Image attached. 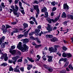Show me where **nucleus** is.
<instances>
[{"label":"nucleus","mask_w":73,"mask_h":73,"mask_svg":"<svg viewBox=\"0 0 73 73\" xmlns=\"http://www.w3.org/2000/svg\"><path fill=\"white\" fill-rule=\"evenodd\" d=\"M21 44H22L21 42H19V43L18 45L17 46V48L18 49L21 50V51L23 52H24L26 50V51L28 50L29 47L27 46L25 44H23V46L24 48L22 47Z\"/></svg>","instance_id":"1"},{"label":"nucleus","mask_w":73,"mask_h":73,"mask_svg":"<svg viewBox=\"0 0 73 73\" xmlns=\"http://www.w3.org/2000/svg\"><path fill=\"white\" fill-rule=\"evenodd\" d=\"M54 48H53V47H51V48H49L48 49L49 51H50V53H51L52 52H57V48L59 47V46L55 45L54 46Z\"/></svg>","instance_id":"2"},{"label":"nucleus","mask_w":73,"mask_h":73,"mask_svg":"<svg viewBox=\"0 0 73 73\" xmlns=\"http://www.w3.org/2000/svg\"><path fill=\"white\" fill-rule=\"evenodd\" d=\"M2 54L1 56V59H3L4 58L5 61H6L8 60V57H7V54L6 53L3 54L1 52V50H0V54Z\"/></svg>","instance_id":"3"},{"label":"nucleus","mask_w":73,"mask_h":73,"mask_svg":"<svg viewBox=\"0 0 73 73\" xmlns=\"http://www.w3.org/2000/svg\"><path fill=\"white\" fill-rule=\"evenodd\" d=\"M67 56L69 58H70V57H72V55L68 53L67 54L65 52L63 53L62 56L63 57H67Z\"/></svg>","instance_id":"4"},{"label":"nucleus","mask_w":73,"mask_h":73,"mask_svg":"<svg viewBox=\"0 0 73 73\" xmlns=\"http://www.w3.org/2000/svg\"><path fill=\"white\" fill-rule=\"evenodd\" d=\"M20 66L18 65H17L16 67L14 68V71L15 72H18V73H20Z\"/></svg>","instance_id":"5"},{"label":"nucleus","mask_w":73,"mask_h":73,"mask_svg":"<svg viewBox=\"0 0 73 73\" xmlns=\"http://www.w3.org/2000/svg\"><path fill=\"white\" fill-rule=\"evenodd\" d=\"M30 38L31 39H32V40H35V41H37L38 43H41V42L40 41V40H38V38H34L32 36H30Z\"/></svg>","instance_id":"6"},{"label":"nucleus","mask_w":73,"mask_h":73,"mask_svg":"<svg viewBox=\"0 0 73 73\" xmlns=\"http://www.w3.org/2000/svg\"><path fill=\"white\" fill-rule=\"evenodd\" d=\"M60 16H58L56 18H55L54 19H52V21L54 23H56L58 20L60 19Z\"/></svg>","instance_id":"7"},{"label":"nucleus","mask_w":73,"mask_h":73,"mask_svg":"<svg viewBox=\"0 0 73 73\" xmlns=\"http://www.w3.org/2000/svg\"><path fill=\"white\" fill-rule=\"evenodd\" d=\"M47 25L48 27L46 28L47 30L48 31H52V28L51 27L50 25L49 24H48Z\"/></svg>","instance_id":"8"},{"label":"nucleus","mask_w":73,"mask_h":73,"mask_svg":"<svg viewBox=\"0 0 73 73\" xmlns=\"http://www.w3.org/2000/svg\"><path fill=\"white\" fill-rule=\"evenodd\" d=\"M47 57L48 58V62H50L52 61V56H47Z\"/></svg>","instance_id":"9"},{"label":"nucleus","mask_w":73,"mask_h":73,"mask_svg":"<svg viewBox=\"0 0 73 73\" xmlns=\"http://www.w3.org/2000/svg\"><path fill=\"white\" fill-rule=\"evenodd\" d=\"M63 8L65 9H68L69 8V6L67 5V4H66V3L64 4Z\"/></svg>","instance_id":"10"},{"label":"nucleus","mask_w":73,"mask_h":73,"mask_svg":"<svg viewBox=\"0 0 73 73\" xmlns=\"http://www.w3.org/2000/svg\"><path fill=\"white\" fill-rule=\"evenodd\" d=\"M31 28L29 29L24 34V35L26 37H27L28 36L27 35L28 34V32H29V31H30V29H31Z\"/></svg>","instance_id":"11"},{"label":"nucleus","mask_w":73,"mask_h":73,"mask_svg":"<svg viewBox=\"0 0 73 73\" xmlns=\"http://www.w3.org/2000/svg\"><path fill=\"white\" fill-rule=\"evenodd\" d=\"M9 52L11 53L12 54H15L16 52V50H14L13 51L10 50Z\"/></svg>","instance_id":"12"},{"label":"nucleus","mask_w":73,"mask_h":73,"mask_svg":"<svg viewBox=\"0 0 73 73\" xmlns=\"http://www.w3.org/2000/svg\"><path fill=\"white\" fill-rule=\"evenodd\" d=\"M13 60V63L14 65H15V62L17 61V59L15 57H13L12 58Z\"/></svg>","instance_id":"13"},{"label":"nucleus","mask_w":73,"mask_h":73,"mask_svg":"<svg viewBox=\"0 0 73 73\" xmlns=\"http://www.w3.org/2000/svg\"><path fill=\"white\" fill-rule=\"evenodd\" d=\"M42 12H45L47 11V9L46 7H44L43 8L41 9Z\"/></svg>","instance_id":"14"},{"label":"nucleus","mask_w":73,"mask_h":73,"mask_svg":"<svg viewBox=\"0 0 73 73\" xmlns=\"http://www.w3.org/2000/svg\"><path fill=\"white\" fill-rule=\"evenodd\" d=\"M23 25L24 26L23 27L24 29H25V28H27V27H28V24L25 23H24L23 24Z\"/></svg>","instance_id":"15"},{"label":"nucleus","mask_w":73,"mask_h":73,"mask_svg":"<svg viewBox=\"0 0 73 73\" xmlns=\"http://www.w3.org/2000/svg\"><path fill=\"white\" fill-rule=\"evenodd\" d=\"M46 20L48 21L49 23H52V19H50V18H47Z\"/></svg>","instance_id":"16"},{"label":"nucleus","mask_w":73,"mask_h":73,"mask_svg":"<svg viewBox=\"0 0 73 73\" xmlns=\"http://www.w3.org/2000/svg\"><path fill=\"white\" fill-rule=\"evenodd\" d=\"M46 37L47 38H52L53 37V35H46Z\"/></svg>","instance_id":"17"},{"label":"nucleus","mask_w":73,"mask_h":73,"mask_svg":"<svg viewBox=\"0 0 73 73\" xmlns=\"http://www.w3.org/2000/svg\"><path fill=\"white\" fill-rule=\"evenodd\" d=\"M29 42V40H28V39L25 38L24 39L23 43L26 44L27 43V42Z\"/></svg>","instance_id":"18"},{"label":"nucleus","mask_w":73,"mask_h":73,"mask_svg":"<svg viewBox=\"0 0 73 73\" xmlns=\"http://www.w3.org/2000/svg\"><path fill=\"white\" fill-rule=\"evenodd\" d=\"M50 41H53V42L56 41L57 38H56L54 37L53 38L51 39Z\"/></svg>","instance_id":"19"},{"label":"nucleus","mask_w":73,"mask_h":73,"mask_svg":"<svg viewBox=\"0 0 73 73\" xmlns=\"http://www.w3.org/2000/svg\"><path fill=\"white\" fill-rule=\"evenodd\" d=\"M62 17L63 18H65L66 17V15L65 14V12H63L62 15Z\"/></svg>","instance_id":"20"},{"label":"nucleus","mask_w":73,"mask_h":73,"mask_svg":"<svg viewBox=\"0 0 73 73\" xmlns=\"http://www.w3.org/2000/svg\"><path fill=\"white\" fill-rule=\"evenodd\" d=\"M27 58L31 62H34L35 61V60H32V58H29V57H27Z\"/></svg>","instance_id":"21"},{"label":"nucleus","mask_w":73,"mask_h":73,"mask_svg":"<svg viewBox=\"0 0 73 73\" xmlns=\"http://www.w3.org/2000/svg\"><path fill=\"white\" fill-rule=\"evenodd\" d=\"M40 31V30L39 29H35V33H37V34H38V33H39Z\"/></svg>","instance_id":"22"},{"label":"nucleus","mask_w":73,"mask_h":73,"mask_svg":"<svg viewBox=\"0 0 73 73\" xmlns=\"http://www.w3.org/2000/svg\"><path fill=\"white\" fill-rule=\"evenodd\" d=\"M14 13L15 15H17V17H19V16L20 15L19 13H17L16 11H14Z\"/></svg>","instance_id":"23"},{"label":"nucleus","mask_w":73,"mask_h":73,"mask_svg":"<svg viewBox=\"0 0 73 73\" xmlns=\"http://www.w3.org/2000/svg\"><path fill=\"white\" fill-rule=\"evenodd\" d=\"M36 57L37 58H38L36 59V61H38V60H39L40 59V58H41V57L40 56V55H38Z\"/></svg>","instance_id":"24"},{"label":"nucleus","mask_w":73,"mask_h":73,"mask_svg":"<svg viewBox=\"0 0 73 73\" xmlns=\"http://www.w3.org/2000/svg\"><path fill=\"white\" fill-rule=\"evenodd\" d=\"M33 6L34 7V9H35V10H36V9H37L38 8V5H36L35 6L33 5Z\"/></svg>","instance_id":"25"},{"label":"nucleus","mask_w":73,"mask_h":73,"mask_svg":"<svg viewBox=\"0 0 73 73\" xmlns=\"http://www.w3.org/2000/svg\"><path fill=\"white\" fill-rule=\"evenodd\" d=\"M45 14V17H48V12H46L44 13Z\"/></svg>","instance_id":"26"},{"label":"nucleus","mask_w":73,"mask_h":73,"mask_svg":"<svg viewBox=\"0 0 73 73\" xmlns=\"http://www.w3.org/2000/svg\"><path fill=\"white\" fill-rule=\"evenodd\" d=\"M13 33H18V32H19V30L17 29H16L13 31Z\"/></svg>","instance_id":"27"},{"label":"nucleus","mask_w":73,"mask_h":73,"mask_svg":"<svg viewBox=\"0 0 73 73\" xmlns=\"http://www.w3.org/2000/svg\"><path fill=\"white\" fill-rule=\"evenodd\" d=\"M69 69H70L72 70H73V67L72 66V65L70 64L68 66Z\"/></svg>","instance_id":"28"},{"label":"nucleus","mask_w":73,"mask_h":73,"mask_svg":"<svg viewBox=\"0 0 73 73\" xmlns=\"http://www.w3.org/2000/svg\"><path fill=\"white\" fill-rule=\"evenodd\" d=\"M47 69L48 70L49 72H52V71H53V69L52 68L48 67Z\"/></svg>","instance_id":"29"},{"label":"nucleus","mask_w":73,"mask_h":73,"mask_svg":"<svg viewBox=\"0 0 73 73\" xmlns=\"http://www.w3.org/2000/svg\"><path fill=\"white\" fill-rule=\"evenodd\" d=\"M7 65V63H3L1 64V66H6Z\"/></svg>","instance_id":"30"},{"label":"nucleus","mask_w":73,"mask_h":73,"mask_svg":"<svg viewBox=\"0 0 73 73\" xmlns=\"http://www.w3.org/2000/svg\"><path fill=\"white\" fill-rule=\"evenodd\" d=\"M42 58H43L44 61H46V58L45 57V55H42Z\"/></svg>","instance_id":"31"},{"label":"nucleus","mask_w":73,"mask_h":73,"mask_svg":"<svg viewBox=\"0 0 73 73\" xmlns=\"http://www.w3.org/2000/svg\"><path fill=\"white\" fill-rule=\"evenodd\" d=\"M15 8L16 10H15V12H17L19 10V7L16 5H15Z\"/></svg>","instance_id":"32"},{"label":"nucleus","mask_w":73,"mask_h":73,"mask_svg":"<svg viewBox=\"0 0 73 73\" xmlns=\"http://www.w3.org/2000/svg\"><path fill=\"white\" fill-rule=\"evenodd\" d=\"M9 70V71H13V68L12 67V66H10Z\"/></svg>","instance_id":"33"},{"label":"nucleus","mask_w":73,"mask_h":73,"mask_svg":"<svg viewBox=\"0 0 73 73\" xmlns=\"http://www.w3.org/2000/svg\"><path fill=\"white\" fill-rule=\"evenodd\" d=\"M1 46L2 48H5V44H4V43H2Z\"/></svg>","instance_id":"34"},{"label":"nucleus","mask_w":73,"mask_h":73,"mask_svg":"<svg viewBox=\"0 0 73 73\" xmlns=\"http://www.w3.org/2000/svg\"><path fill=\"white\" fill-rule=\"evenodd\" d=\"M66 71L65 70H62L60 72V73H65Z\"/></svg>","instance_id":"35"},{"label":"nucleus","mask_w":73,"mask_h":73,"mask_svg":"<svg viewBox=\"0 0 73 73\" xmlns=\"http://www.w3.org/2000/svg\"><path fill=\"white\" fill-rule=\"evenodd\" d=\"M68 17L73 20V16L72 15H70L68 16Z\"/></svg>","instance_id":"36"},{"label":"nucleus","mask_w":73,"mask_h":73,"mask_svg":"<svg viewBox=\"0 0 73 73\" xmlns=\"http://www.w3.org/2000/svg\"><path fill=\"white\" fill-rule=\"evenodd\" d=\"M6 29H8V28H11V26L8 25H6Z\"/></svg>","instance_id":"37"},{"label":"nucleus","mask_w":73,"mask_h":73,"mask_svg":"<svg viewBox=\"0 0 73 73\" xmlns=\"http://www.w3.org/2000/svg\"><path fill=\"white\" fill-rule=\"evenodd\" d=\"M28 63V61L26 59H25L24 60V64H27Z\"/></svg>","instance_id":"38"},{"label":"nucleus","mask_w":73,"mask_h":73,"mask_svg":"<svg viewBox=\"0 0 73 73\" xmlns=\"http://www.w3.org/2000/svg\"><path fill=\"white\" fill-rule=\"evenodd\" d=\"M36 10V12L37 14H39V13H40V10H39V9H38V8Z\"/></svg>","instance_id":"39"},{"label":"nucleus","mask_w":73,"mask_h":73,"mask_svg":"<svg viewBox=\"0 0 73 73\" xmlns=\"http://www.w3.org/2000/svg\"><path fill=\"white\" fill-rule=\"evenodd\" d=\"M68 64H69V62H66L65 65L64 66V67H66V66H68Z\"/></svg>","instance_id":"40"},{"label":"nucleus","mask_w":73,"mask_h":73,"mask_svg":"<svg viewBox=\"0 0 73 73\" xmlns=\"http://www.w3.org/2000/svg\"><path fill=\"white\" fill-rule=\"evenodd\" d=\"M43 66L46 69H48L49 68L48 66L46 65V64H44Z\"/></svg>","instance_id":"41"},{"label":"nucleus","mask_w":73,"mask_h":73,"mask_svg":"<svg viewBox=\"0 0 73 73\" xmlns=\"http://www.w3.org/2000/svg\"><path fill=\"white\" fill-rule=\"evenodd\" d=\"M20 70L21 71V72H24V68H23V67H21V68H20Z\"/></svg>","instance_id":"42"},{"label":"nucleus","mask_w":73,"mask_h":73,"mask_svg":"<svg viewBox=\"0 0 73 73\" xmlns=\"http://www.w3.org/2000/svg\"><path fill=\"white\" fill-rule=\"evenodd\" d=\"M11 8H12V9H13V10H14V11L16 10L15 9V6L13 5H11Z\"/></svg>","instance_id":"43"},{"label":"nucleus","mask_w":73,"mask_h":73,"mask_svg":"<svg viewBox=\"0 0 73 73\" xmlns=\"http://www.w3.org/2000/svg\"><path fill=\"white\" fill-rule=\"evenodd\" d=\"M62 49L63 50H64L65 51H66V50H67V48L65 46H63Z\"/></svg>","instance_id":"44"},{"label":"nucleus","mask_w":73,"mask_h":73,"mask_svg":"<svg viewBox=\"0 0 73 73\" xmlns=\"http://www.w3.org/2000/svg\"><path fill=\"white\" fill-rule=\"evenodd\" d=\"M24 36V35H19L18 36V38H21V37H23Z\"/></svg>","instance_id":"45"},{"label":"nucleus","mask_w":73,"mask_h":73,"mask_svg":"<svg viewBox=\"0 0 73 73\" xmlns=\"http://www.w3.org/2000/svg\"><path fill=\"white\" fill-rule=\"evenodd\" d=\"M51 5H52L53 6H54L56 4V3L54 2H52L51 3Z\"/></svg>","instance_id":"46"},{"label":"nucleus","mask_w":73,"mask_h":73,"mask_svg":"<svg viewBox=\"0 0 73 73\" xmlns=\"http://www.w3.org/2000/svg\"><path fill=\"white\" fill-rule=\"evenodd\" d=\"M41 46V44H39V45H35V48H38V47H40V46Z\"/></svg>","instance_id":"47"},{"label":"nucleus","mask_w":73,"mask_h":73,"mask_svg":"<svg viewBox=\"0 0 73 73\" xmlns=\"http://www.w3.org/2000/svg\"><path fill=\"white\" fill-rule=\"evenodd\" d=\"M21 12L23 15H24V14H25V13L24 12V10H21Z\"/></svg>","instance_id":"48"},{"label":"nucleus","mask_w":73,"mask_h":73,"mask_svg":"<svg viewBox=\"0 0 73 73\" xmlns=\"http://www.w3.org/2000/svg\"><path fill=\"white\" fill-rule=\"evenodd\" d=\"M15 45L14 46H12L11 47V49H15Z\"/></svg>","instance_id":"49"},{"label":"nucleus","mask_w":73,"mask_h":73,"mask_svg":"<svg viewBox=\"0 0 73 73\" xmlns=\"http://www.w3.org/2000/svg\"><path fill=\"white\" fill-rule=\"evenodd\" d=\"M19 1V0H15V4H17V3H18Z\"/></svg>","instance_id":"50"},{"label":"nucleus","mask_w":73,"mask_h":73,"mask_svg":"<svg viewBox=\"0 0 73 73\" xmlns=\"http://www.w3.org/2000/svg\"><path fill=\"white\" fill-rule=\"evenodd\" d=\"M29 23L31 24H34V22L32 21H31L29 22Z\"/></svg>","instance_id":"51"},{"label":"nucleus","mask_w":73,"mask_h":73,"mask_svg":"<svg viewBox=\"0 0 73 73\" xmlns=\"http://www.w3.org/2000/svg\"><path fill=\"white\" fill-rule=\"evenodd\" d=\"M23 61V60H22V59H20L17 60V62H22Z\"/></svg>","instance_id":"52"},{"label":"nucleus","mask_w":73,"mask_h":73,"mask_svg":"<svg viewBox=\"0 0 73 73\" xmlns=\"http://www.w3.org/2000/svg\"><path fill=\"white\" fill-rule=\"evenodd\" d=\"M56 8L55 7H54L52 9V11H55L56 10Z\"/></svg>","instance_id":"53"},{"label":"nucleus","mask_w":73,"mask_h":73,"mask_svg":"<svg viewBox=\"0 0 73 73\" xmlns=\"http://www.w3.org/2000/svg\"><path fill=\"white\" fill-rule=\"evenodd\" d=\"M43 34V33L42 32V31H41L40 33L39 34H38V36H41V34Z\"/></svg>","instance_id":"54"},{"label":"nucleus","mask_w":73,"mask_h":73,"mask_svg":"<svg viewBox=\"0 0 73 73\" xmlns=\"http://www.w3.org/2000/svg\"><path fill=\"white\" fill-rule=\"evenodd\" d=\"M1 5L2 7H5V5H4V3H1Z\"/></svg>","instance_id":"55"},{"label":"nucleus","mask_w":73,"mask_h":73,"mask_svg":"<svg viewBox=\"0 0 73 73\" xmlns=\"http://www.w3.org/2000/svg\"><path fill=\"white\" fill-rule=\"evenodd\" d=\"M38 29H40L41 28V25H40L38 26Z\"/></svg>","instance_id":"56"},{"label":"nucleus","mask_w":73,"mask_h":73,"mask_svg":"<svg viewBox=\"0 0 73 73\" xmlns=\"http://www.w3.org/2000/svg\"><path fill=\"white\" fill-rule=\"evenodd\" d=\"M33 20L34 22H36V18L35 17H33Z\"/></svg>","instance_id":"57"},{"label":"nucleus","mask_w":73,"mask_h":73,"mask_svg":"<svg viewBox=\"0 0 73 73\" xmlns=\"http://www.w3.org/2000/svg\"><path fill=\"white\" fill-rule=\"evenodd\" d=\"M34 33V32H32L31 33L29 34V36H32V35H33Z\"/></svg>","instance_id":"58"},{"label":"nucleus","mask_w":73,"mask_h":73,"mask_svg":"<svg viewBox=\"0 0 73 73\" xmlns=\"http://www.w3.org/2000/svg\"><path fill=\"white\" fill-rule=\"evenodd\" d=\"M8 62L9 63H10L11 64V63H12V62H13V61H12V60H8Z\"/></svg>","instance_id":"59"},{"label":"nucleus","mask_w":73,"mask_h":73,"mask_svg":"<svg viewBox=\"0 0 73 73\" xmlns=\"http://www.w3.org/2000/svg\"><path fill=\"white\" fill-rule=\"evenodd\" d=\"M30 12H33V9L32 8H31Z\"/></svg>","instance_id":"60"},{"label":"nucleus","mask_w":73,"mask_h":73,"mask_svg":"<svg viewBox=\"0 0 73 73\" xmlns=\"http://www.w3.org/2000/svg\"><path fill=\"white\" fill-rule=\"evenodd\" d=\"M28 66H29V67H30V68H32L33 66H32V65H29V64L28 65Z\"/></svg>","instance_id":"61"},{"label":"nucleus","mask_w":73,"mask_h":73,"mask_svg":"<svg viewBox=\"0 0 73 73\" xmlns=\"http://www.w3.org/2000/svg\"><path fill=\"white\" fill-rule=\"evenodd\" d=\"M57 27H54L53 28V30H56V29H57Z\"/></svg>","instance_id":"62"},{"label":"nucleus","mask_w":73,"mask_h":73,"mask_svg":"<svg viewBox=\"0 0 73 73\" xmlns=\"http://www.w3.org/2000/svg\"><path fill=\"white\" fill-rule=\"evenodd\" d=\"M64 25H67V22L65 21L64 22Z\"/></svg>","instance_id":"63"},{"label":"nucleus","mask_w":73,"mask_h":73,"mask_svg":"<svg viewBox=\"0 0 73 73\" xmlns=\"http://www.w3.org/2000/svg\"><path fill=\"white\" fill-rule=\"evenodd\" d=\"M5 39V37L4 36H3L2 38H1V40H3Z\"/></svg>","instance_id":"64"}]
</instances>
